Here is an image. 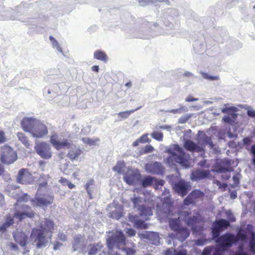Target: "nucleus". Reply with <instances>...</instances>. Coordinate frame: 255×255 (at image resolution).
<instances>
[{
    "label": "nucleus",
    "instance_id": "a878e982",
    "mask_svg": "<svg viewBox=\"0 0 255 255\" xmlns=\"http://www.w3.org/2000/svg\"><path fill=\"white\" fill-rule=\"evenodd\" d=\"M70 150L67 155V156L71 160H77L78 157L81 154V149L76 147L75 145L73 144L72 147H70Z\"/></svg>",
    "mask_w": 255,
    "mask_h": 255
},
{
    "label": "nucleus",
    "instance_id": "412c9836",
    "mask_svg": "<svg viewBox=\"0 0 255 255\" xmlns=\"http://www.w3.org/2000/svg\"><path fill=\"white\" fill-rule=\"evenodd\" d=\"M128 221L134 224V227L139 229H145L148 228V224L144 221L139 220L137 215L129 214L128 215Z\"/></svg>",
    "mask_w": 255,
    "mask_h": 255
},
{
    "label": "nucleus",
    "instance_id": "f257e3e1",
    "mask_svg": "<svg viewBox=\"0 0 255 255\" xmlns=\"http://www.w3.org/2000/svg\"><path fill=\"white\" fill-rule=\"evenodd\" d=\"M164 152L169 154L166 159V162L171 166L178 163L185 168L189 167V156L186 154L183 148L177 144H171L165 147Z\"/></svg>",
    "mask_w": 255,
    "mask_h": 255
},
{
    "label": "nucleus",
    "instance_id": "f8f14e48",
    "mask_svg": "<svg viewBox=\"0 0 255 255\" xmlns=\"http://www.w3.org/2000/svg\"><path fill=\"white\" fill-rule=\"evenodd\" d=\"M48 133L47 127L40 121L36 122L35 127L32 130L31 135L35 138H42Z\"/></svg>",
    "mask_w": 255,
    "mask_h": 255
},
{
    "label": "nucleus",
    "instance_id": "ddd939ff",
    "mask_svg": "<svg viewBox=\"0 0 255 255\" xmlns=\"http://www.w3.org/2000/svg\"><path fill=\"white\" fill-rule=\"evenodd\" d=\"M30 201L33 203L34 206L40 207H47L53 203V197L49 194L42 197L36 196L34 198L31 199Z\"/></svg>",
    "mask_w": 255,
    "mask_h": 255
},
{
    "label": "nucleus",
    "instance_id": "39448f33",
    "mask_svg": "<svg viewBox=\"0 0 255 255\" xmlns=\"http://www.w3.org/2000/svg\"><path fill=\"white\" fill-rule=\"evenodd\" d=\"M17 159V154L12 148L7 145L2 146L0 148V160L7 165L14 163Z\"/></svg>",
    "mask_w": 255,
    "mask_h": 255
},
{
    "label": "nucleus",
    "instance_id": "cd10ccee",
    "mask_svg": "<svg viewBox=\"0 0 255 255\" xmlns=\"http://www.w3.org/2000/svg\"><path fill=\"white\" fill-rule=\"evenodd\" d=\"M83 241V237L81 235H78L74 237V240L72 242L73 251H77L81 250Z\"/></svg>",
    "mask_w": 255,
    "mask_h": 255
},
{
    "label": "nucleus",
    "instance_id": "79ce46f5",
    "mask_svg": "<svg viewBox=\"0 0 255 255\" xmlns=\"http://www.w3.org/2000/svg\"><path fill=\"white\" fill-rule=\"evenodd\" d=\"M150 135L153 138L158 141H162L163 139V135L162 132L155 131L152 132Z\"/></svg>",
    "mask_w": 255,
    "mask_h": 255
},
{
    "label": "nucleus",
    "instance_id": "0e129e2a",
    "mask_svg": "<svg viewBox=\"0 0 255 255\" xmlns=\"http://www.w3.org/2000/svg\"><path fill=\"white\" fill-rule=\"evenodd\" d=\"M139 142L141 143L147 142L148 141V138L147 134H143L140 138H138Z\"/></svg>",
    "mask_w": 255,
    "mask_h": 255
},
{
    "label": "nucleus",
    "instance_id": "c9c22d12",
    "mask_svg": "<svg viewBox=\"0 0 255 255\" xmlns=\"http://www.w3.org/2000/svg\"><path fill=\"white\" fill-rule=\"evenodd\" d=\"M200 74L202 75V77L205 79L209 81H216L220 79V77L219 76H213L207 73L200 71Z\"/></svg>",
    "mask_w": 255,
    "mask_h": 255
},
{
    "label": "nucleus",
    "instance_id": "6e6552de",
    "mask_svg": "<svg viewBox=\"0 0 255 255\" xmlns=\"http://www.w3.org/2000/svg\"><path fill=\"white\" fill-rule=\"evenodd\" d=\"M197 143L199 147L202 148L201 152H204L206 145H208L211 149H213L216 153L218 150L215 148V145L212 141L211 137L208 136L203 131L199 130L198 132Z\"/></svg>",
    "mask_w": 255,
    "mask_h": 255
},
{
    "label": "nucleus",
    "instance_id": "7ed1b4c3",
    "mask_svg": "<svg viewBox=\"0 0 255 255\" xmlns=\"http://www.w3.org/2000/svg\"><path fill=\"white\" fill-rule=\"evenodd\" d=\"M236 239L235 235L228 232L220 237V240L218 243L217 252H220L221 255H224L235 243Z\"/></svg>",
    "mask_w": 255,
    "mask_h": 255
},
{
    "label": "nucleus",
    "instance_id": "423d86ee",
    "mask_svg": "<svg viewBox=\"0 0 255 255\" xmlns=\"http://www.w3.org/2000/svg\"><path fill=\"white\" fill-rule=\"evenodd\" d=\"M30 238L32 242V244L36 245V248L38 249L44 248L48 244L45 234L41 231V229H33Z\"/></svg>",
    "mask_w": 255,
    "mask_h": 255
},
{
    "label": "nucleus",
    "instance_id": "5701e85b",
    "mask_svg": "<svg viewBox=\"0 0 255 255\" xmlns=\"http://www.w3.org/2000/svg\"><path fill=\"white\" fill-rule=\"evenodd\" d=\"M141 174L138 171L133 172L131 173L125 175L123 179L128 185H133L140 179Z\"/></svg>",
    "mask_w": 255,
    "mask_h": 255
},
{
    "label": "nucleus",
    "instance_id": "f3484780",
    "mask_svg": "<svg viewBox=\"0 0 255 255\" xmlns=\"http://www.w3.org/2000/svg\"><path fill=\"white\" fill-rule=\"evenodd\" d=\"M231 163L228 160H221L217 162L214 166V171L218 173H226L233 170Z\"/></svg>",
    "mask_w": 255,
    "mask_h": 255
},
{
    "label": "nucleus",
    "instance_id": "69168bd1",
    "mask_svg": "<svg viewBox=\"0 0 255 255\" xmlns=\"http://www.w3.org/2000/svg\"><path fill=\"white\" fill-rule=\"evenodd\" d=\"M6 138L5 136L4 131H0V144L3 143L5 142Z\"/></svg>",
    "mask_w": 255,
    "mask_h": 255
},
{
    "label": "nucleus",
    "instance_id": "9d476101",
    "mask_svg": "<svg viewBox=\"0 0 255 255\" xmlns=\"http://www.w3.org/2000/svg\"><path fill=\"white\" fill-rule=\"evenodd\" d=\"M172 187L175 192L182 197L186 195L191 189L190 183L184 180H180L178 182L173 183Z\"/></svg>",
    "mask_w": 255,
    "mask_h": 255
},
{
    "label": "nucleus",
    "instance_id": "338daca9",
    "mask_svg": "<svg viewBox=\"0 0 255 255\" xmlns=\"http://www.w3.org/2000/svg\"><path fill=\"white\" fill-rule=\"evenodd\" d=\"M195 200L192 198H190L188 199V196L184 199V203L185 205H190L194 202Z\"/></svg>",
    "mask_w": 255,
    "mask_h": 255
},
{
    "label": "nucleus",
    "instance_id": "72a5a7b5",
    "mask_svg": "<svg viewBox=\"0 0 255 255\" xmlns=\"http://www.w3.org/2000/svg\"><path fill=\"white\" fill-rule=\"evenodd\" d=\"M204 196V193L200 190L195 189L193 190L188 195V199L192 198L194 200L197 199H200Z\"/></svg>",
    "mask_w": 255,
    "mask_h": 255
},
{
    "label": "nucleus",
    "instance_id": "ea45409f",
    "mask_svg": "<svg viewBox=\"0 0 255 255\" xmlns=\"http://www.w3.org/2000/svg\"><path fill=\"white\" fill-rule=\"evenodd\" d=\"M131 200L133 203V207L134 208H137V209L138 210V207L139 206H141V205H140V204H141L142 202V199L141 197L139 196H134L133 198H131Z\"/></svg>",
    "mask_w": 255,
    "mask_h": 255
},
{
    "label": "nucleus",
    "instance_id": "c85d7f7f",
    "mask_svg": "<svg viewBox=\"0 0 255 255\" xmlns=\"http://www.w3.org/2000/svg\"><path fill=\"white\" fill-rule=\"evenodd\" d=\"M190 235L189 231L182 227L176 232V238L181 242L185 241Z\"/></svg>",
    "mask_w": 255,
    "mask_h": 255
},
{
    "label": "nucleus",
    "instance_id": "e2e57ef3",
    "mask_svg": "<svg viewBox=\"0 0 255 255\" xmlns=\"http://www.w3.org/2000/svg\"><path fill=\"white\" fill-rule=\"evenodd\" d=\"M175 249L170 248L166 250L164 252V255H175Z\"/></svg>",
    "mask_w": 255,
    "mask_h": 255
},
{
    "label": "nucleus",
    "instance_id": "aec40b11",
    "mask_svg": "<svg viewBox=\"0 0 255 255\" xmlns=\"http://www.w3.org/2000/svg\"><path fill=\"white\" fill-rule=\"evenodd\" d=\"M38 120L33 118H24L21 121L20 124L23 129L30 133H31L32 130L35 127L36 122Z\"/></svg>",
    "mask_w": 255,
    "mask_h": 255
},
{
    "label": "nucleus",
    "instance_id": "bb28decb",
    "mask_svg": "<svg viewBox=\"0 0 255 255\" xmlns=\"http://www.w3.org/2000/svg\"><path fill=\"white\" fill-rule=\"evenodd\" d=\"M156 178L150 176H142L141 175L140 179L139 180V184L143 187H147L156 183Z\"/></svg>",
    "mask_w": 255,
    "mask_h": 255
},
{
    "label": "nucleus",
    "instance_id": "4468645a",
    "mask_svg": "<svg viewBox=\"0 0 255 255\" xmlns=\"http://www.w3.org/2000/svg\"><path fill=\"white\" fill-rule=\"evenodd\" d=\"M228 226L229 223L224 219H222L217 224H214L213 225L212 229V238L214 240L217 241V243L219 241V240H220V237L221 236V233L222 228Z\"/></svg>",
    "mask_w": 255,
    "mask_h": 255
},
{
    "label": "nucleus",
    "instance_id": "49530a36",
    "mask_svg": "<svg viewBox=\"0 0 255 255\" xmlns=\"http://www.w3.org/2000/svg\"><path fill=\"white\" fill-rule=\"evenodd\" d=\"M122 251L125 253L126 255H134L136 253V250L131 248H123Z\"/></svg>",
    "mask_w": 255,
    "mask_h": 255
},
{
    "label": "nucleus",
    "instance_id": "09e8293b",
    "mask_svg": "<svg viewBox=\"0 0 255 255\" xmlns=\"http://www.w3.org/2000/svg\"><path fill=\"white\" fill-rule=\"evenodd\" d=\"M29 196L26 194L24 193V194L19 196L17 198V201L19 202H27L29 200Z\"/></svg>",
    "mask_w": 255,
    "mask_h": 255
},
{
    "label": "nucleus",
    "instance_id": "a19ab883",
    "mask_svg": "<svg viewBox=\"0 0 255 255\" xmlns=\"http://www.w3.org/2000/svg\"><path fill=\"white\" fill-rule=\"evenodd\" d=\"M125 165L124 161H119L116 165L113 167V169L116 171L118 173L121 174L123 171V169L125 167Z\"/></svg>",
    "mask_w": 255,
    "mask_h": 255
},
{
    "label": "nucleus",
    "instance_id": "864d4df0",
    "mask_svg": "<svg viewBox=\"0 0 255 255\" xmlns=\"http://www.w3.org/2000/svg\"><path fill=\"white\" fill-rule=\"evenodd\" d=\"M7 229L13 224V219L10 217H7L5 221L3 223Z\"/></svg>",
    "mask_w": 255,
    "mask_h": 255
},
{
    "label": "nucleus",
    "instance_id": "a211bd4d",
    "mask_svg": "<svg viewBox=\"0 0 255 255\" xmlns=\"http://www.w3.org/2000/svg\"><path fill=\"white\" fill-rule=\"evenodd\" d=\"M50 142L57 150L64 148H70L73 144L71 141H69L68 139H63L62 141L57 140L55 135L51 136Z\"/></svg>",
    "mask_w": 255,
    "mask_h": 255
},
{
    "label": "nucleus",
    "instance_id": "20e7f679",
    "mask_svg": "<svg viewBox=\"0 0 255 255\" xmlns=\"http://www.w3.org/2000/svg\"><path fill=\"white\" fill-rule=\"evenodd\" d=\"M107 244L110 249L115 247L119 248L126 244V237L121 230H116L106 238Z\"/></svg>",
    "mask_w": 255,
    "mask_h": 255
},
{
    "label": "nucleus",
    "instance_id": "4c0bfd02",
    "mask_svg": "<svg viewBox=\"0 0 255 255\" xmlns=\"http://www.w3.org/2000/svg\"><path fill=\"white\" fill-rule=\"evenodd\" d=\"M49 40L51 41L52 46L54 48H56V49L59 52H61L62 54H63V51L62 50L61 48L60 47L59 43L57 40L55 39L54 37L52 36H49Z\"/></svg>",
    "mask_w": 255,
    "mask_h": 255
},
{
    "label": "nucleus",
    "instance_id": "de8ad7c7",
    "mask_svg": "<svg viewBox=\"0 0 255 255\" xmlns=\"http://www.w3.org/2000/svg\"><path fill=\"white\" fill-rule=\"evenodd\" d=\"M99 245L98 244H93L91 245V248L88 252L87 255H95L98 250Z\"/></svg>",
    "mask_w": 255,
    "mask_h": 255
},
{
    "label": "nucleus",
    "instance_id": "c756f323",
    "mask_svg": "<svg viewBox=\"0 0 255 255\" xmlns=\"http://www.w3.org/2000/svg\"><path fill=\"white\" fill-rule=\"evenodd\" d=\"M201 218L198 215L193 216V217L190 216L187 221H186V224L189 227H191L192 230H194L196 224L201 222Z\"/></svg>",
    "mask_w": 255,
    "mask_h": 255
},
{
    "label": "nucleus",
    "instance_id": "8fccbe9b",
    "mask_svg": "<svg viewBox=\"0 0 255 255\" xmlns=\"http://www.w3.org/2000/svg\"><path fill=\"white\" fill-rule=\"evenodd\" d=\"M175 255H188L187 254V250L181 248H178L175 250Z\"/></svg>",
    "mask_w": 255,
    "mask_h": 255
},
{
    "label": "nucleus",
    "instance_id": "4be33fe9",
    "mask_svg": "<svg viewBox=\"0 0 255 255\" xmlns=\"http://www.w3.org/2000/svg\"><path fill=\"white\" fill-rule=\"evenodd\" d=\"M14 241L22 247H25L27 244L28 237L23 232L16 231L12 233Z\"/></svg>",
    "mask_w": 255,
    "mask_h": 255
},
{
    "label": "nucleus",
    "instance_id": "0eeeda50",
    "mask_svg": "<svg viewBox=\"0 0 255 255\" xmlns=\"http://www.w3.org/2000/svg\"><path fill=\"white\" fill-rule=\"evenodd\" d=\"M223 113L227 114V115L225 116L222 121L224 123L233 125L235 123L238 114L237 112L238 109L235 107H227L225 106L221 109Z\"/></svg>",
    "mask_w": 255,
    "mask_h": 255
},
{
    "label": "nucleus",
    "instance_id": "9b49d317",
    "mask_svg": "<svg viewBox=\"0 0 255 255\" xmlns=\"http://www.w3.org/2000/svg\"><path fill=\"white\" fill-rule=\"evenodd\" d=\"M33 181V176L28 169L21 168L16 176V182L19 184H30Z\"/></svg>",
    "mask_w": 255,
    "mask_h": 255
},
{
    "label": "nucleus",
    "instance_id": "c03bdc74",
    "mask_svg": "<svg viewBox=\"0 0 255 255\" xmlns=\"http://www.w3.org/2000/svg\"><path fill=\"white\" fill-rule=\"evenodd\" d=\"M82 140L84 143H87L90 145H94L96 142L100 141V139L98 138H97L95 139H93L88 137H83Z\"/></svg>",
    "mask_w": 255,
    "mask_h": 255
},
{
    "label": "nucleus",
    "instance_id": "f03ea898",
    "mask_svg": "<svg viewBox=\"0 0 255 255\" xmlns=\"http://www.w3.org/2000/svg\"><path fill=\"white\" fill-rule=\"evenodd\" d=\"M255 253V233L252 232L251 238L248 239L244 236L239 246L235 255H250L249 252Z\"/></svg>",
    "mask_w": 255,
    "mask_h": 255
},
{
    "label": "nucleus",
    "instance_id": "680f3d73",
    "mask_svg": "<svg viewBox=\"0 0 255 255\" xmlns=\"http://www.w3.org/2000/svg\"><path fill=\"white\" fill-rule=\"evenodd\" d=\"M126 233L128 234V237H132L135 235L136 231L132 228H128L127 229Z\"/></svg>",
    "mask_w": 255,
    "mask_h": 255
},
{
    "label": "nucleus",
    "instance_id": "4d7b16f0",
    "mask_svg": "<svg viewBox=\"0 0 255 255\" xmlns=\"http://www.w3.org/2000/svg\"><path fill=\"white\" fill-rule=\"evenodd\" d=\"M110 217L112 218L119 219L121 217V214L116 210L110 213Z\"/></svg>",
    "mask_w": 255,
    "mask_h": 255
},
{
    "label": "nucleus",
    "instance_id": "2f4dec72",
    "mask_svg": "<svg viewBox=\"0 0 255 255\" xmlns=\"http://www.w3.org/2000/svg\"><path fill=\"white\" fill-rule=\"evenodd\" d=\"M137 210L140 216H151L153 214L151 208L144 205L139 206Z\"/></svg>",
    "mask_w": 255,
    "mask_h": 255
},
{
    "label": "nucleus",
    "instance_id": "a18cd8bd",
    "mask_svg": "<svg viewBox=\"0 0 255 255\" xmlns=\"http://www.w3.org/2000/svg\"><path fill=\"white\" fill-rule=\"evenodd\" d=\"M192 116V114H187L185 115H184L182 117H181L178 119V123L179 124H185L186 123L190 118Z\"/></svg>",
    "mask_w": 255,
    "mask_h": 255
},
{
    "label": "nucleus",
    "instance_id": "3c124183",
    "mask_svg": "<svg viewBox=\"0 0 255 255\" xmlns=\"http://www.w3.org/2000/svg\"><path fill=\"white\" fill-rule=\"evenodd\" d=\"M249 151L253 156L252 158V163L255 166V144L252 145Z\"/></svg>",
    "mask_w": 255,
    "mask_h": 255
},
{
    "label": "nucleus",
    "instance_id": "6ab92c4d",
    "mask_svg": "<svg viewBox=\"0 0 255 255\" xmlns=\"http://www.w3.org/2000/svg\"><path fill=\"white\" fill-rule=\"evenodd\" d=\"M211 175L209 170L197 169L193 171L190 174V179L193 181H198L210 177Z\"/></svg>",
    "mask_w": 255,
    "mask_h": 255
},
{
    "label": "nucleus",
    "instance_id": "58836bf2",
    "mask_svg": "<svg viewBox=\"0 0 255 255\" xmlns=\"http://www.w3.org/2000/svg\"><path fill=\"white\" fill-rule=\"evenodd\" d=\"M191 215V212L186 211H181L179 213V219H180V220L184 221L186 223L189 216Z\"/></svg>",
    "mask_w": 255,
    "mask_h": 255
},
{
    "label": "nucleus",
    "instance_id": "393cba45",
    "mask_svg": "<svg viewBox=\"0 0 255 255\" xmlns=\"http://www.w3.org/2000/svg\"><path fill=\"white\" fill-rule=\"evenodd\" d=\"M54 225L53 221L49 219H45L44 221L41 223L39 228L38 229H41L45 234L52 233L54 229Z\"/></svg>",
    "mask_w": 255,
    "mask_h": 255
},
{
    "label": "nucleus",
    "instance_id": "b1692460",
    "mask_svg": "<svg viewBox=\"0 0 255 255\" xmlns=\"http://www.w3.org/2000/svg\"><path fill=\"white\" fill-rule=\"evenodd\" d=\"M184 147L190 152H201L202 148L199 147L198 143H196L189 139L184 140Z\"/></svg>",
    "mask_w": 255,
    "mask_h": 255
},
{
    "label": "nucleus",
    "instance_id": "bf43d9fd",
    "mask_svg": "<svg viewBox=\"0 0 255 255\" xmlns=\"http://www.w3.org/2000/svg\"><path fill=\"white\" fill-rule=\"evenodd\" d=\"M239 174H236L233 177V180L234 181V187H236L240 183Z\"/></svg>",
    "mask_w": 255,
    "mask_h": 255
},
{
    "label": "nucleus",
    "instance_id": "603ef678",
    "mask_svg": "<svg viewBox=\"0 0 255 255\" xmlns=\"http://www.w3.org/2000/svg\"><path fill=\"white\" fill-rule=\"evenodd\" d=\"M7 229L13 224V219L10 217H7L5 221L3 223Z\"/></svg>",
    "mask_w": 255,
    "mask_h": 255
},
{
    "label": "nucleus",
    "instance_id": "774afa93",
    "mask_svg": "<svg viewBox=\"0 0 255 255\" xmlns=\"http://www.w3.org/2000/svg\"><path fill=\"white\" fill-rule=\"evenodd\" d=\"M247 115L249 117L255 118V110L250 109L247 111Z\"/></svg>",
    "mask_w": 255,
    "mask_h": 255
},
{
    "label": "nucleus",
    "instance_id": "052dcab7",
    "mask_svg": "<svg viewBox=\"0 0 255 255\" xmlns=\"http://www.w3.org/2000/svg\"><path fill=\"white\" fill-rule=\"evenodd\" d=\"M154 147L151 145H146L143 149L144 153H150L154 150Z\"/></svg>",
    "mask_w": 255,
    "mask_h": 255
},
{
    "label": "nucleus",
    "instance_id": "dca6fc26",
    "mask_svg": "<svg viewBox=\"0 0 255 255\" xmlns=\"http://www.w3.org/2000/svg\"><path fill=\"white\" fill-rule=\"evenodd\" d=\"M138 236L141 239L148 240L152 245L158 246L159 244L160 238L157 232L145 231L144 233L138 234Z\"/></svg>",
    "mask_w": 255,
    "mask_h": 255
},
{
    "label": "nucleus",
    "instance_id": "2eb2a0df",
    "mask_svg": "<svg viewBox=\"0 0 255 255\" xmlns=\"http://www.w3.org/2000/svg\"><path fill=\"white\" fill-rule=\"evenodd\" d=\"M145 171L152 174L162 175L164 172V167L160 162L154 161L145 166Z\"/></svg>",
    "mask_w": 255,
    "mask_h": 255
},
{
    "label": "nucleus",
    "instance_id": "5fc2aeb1",
    "mask_svg": "<svg viewBox=\"0 0 255 255\" xmlns=\"http://www.w3.org/2000/svg\"><path fill=\"white\" fill-rule=\"evenodd\" d=\"M14 217L17 219L19 221H22L25 218L23 212H16L14 214Z\"/></svg>",
    "mask_w": 255,
    "mask_h": 255
},
{
    "label": "nucleus",
    "instance_id": "7c9ffc66",
    "mask_svg": "<svg viewBox=\"0 0 255 255\" xmlns=\"http://www.w3.org/2000/svg\"><path fill=\"white\" fill-rule=\"evenodd\" d=\"M169 226L175 233L182 227L179 219L173 218L169 220Z\"/></svg>",
    "mask_w": 255,
    "mask_h": 255
},
{
    "label": "nucleus",
    "instance_id": "1a4fd4ad",
    "mask_svg": "<svg viewBox=\"0 0 255 255\" xmlns=\"http://www.w3.org/2000/svg\"><path fill=\"white\" fill-rule=\"evenodd\" d=\"M34 149L36 153L42 158L49 159L51 157L50 146L45 142L35 143Z\"/></svg>",
    "mask_w": 255,
    "mask_h": 255
},
{
    "label": "nucleus",
    "instance_id": "e433bc0d",
    "mask_svg": "<svg viewBox=\"0 0 255 255\" xmlns=\"http://www.w3.org/2000/svg\"><path fill=\"white\" fill-rule=\"evenodd\" d=\"M163 0H138V3L140 6H145L158 2H163Z\"/></svg>",
    "mask_w": 255,
    "mask_h": 255
},
{
    "label": "nucleus",
    "instance_id": "473e14b6",
    "mask_svg": "<svg viewBox=\"0 0 255 255\" xmlns=\"http://www.w3.org/2000/svg\"><path fill=\"white\" fill-rule=\"evenodd\" d=\"M94 57L95 58L106 62L108 61V56L106 53L101 50H97L94 53Z\"/></svg>",
    "mask_w": 255,
    "mask_h": 255
},
{
    "label": "nucleus",
    "instance_id": "f704fd0d",
    "mask_svg": "<svg viewBox=\"0 0 255 255\" xmlns=\"http://www.w3.org/2000/svg\"><path fill=\"white\" fill-rule=\"evenodd\" d=\"M16 135L18 140H20L26 148H29L30 144L27 137H26L23 132H17Z\"/></svg>",
    "mask_w": 255,
    "mask_h": 255
},
{
    "label": "nucleus",
    "instance_id": "37998d69",
    "mask_svg": "<svg viewBox=\"0 0 255 255\" xmlns=\"http://www.w3.org/2000/svg\"><path fill=\"white\" fill-rule=\"evenodd\" d=\"M139 109V108H137L135 110L127 111L125 112H121L118 114V115L121 117H122L124 119H126V118H128L130 114H131L132 113L134 112L135 111L138 110Z\"/></svg>",
    "mask_w": 255,
    "mask_h": 255
},
{
    "label": "nucleus",
    "instance_id": "13d9d810",
    "mask_svg": "<svg viewBox=\"0 0 255 255\" xmlns=\"http://www.w3.org/2000/svg\"><path fill=\"white\" fill-rule=\"evenodd\" d=\"M252 137H252L247 136L244 138L243 139V144L246 146L250 145L251 143L253 142Z\"/></svg>",
    "mask_w": 255,
    "mask_h": 255
},
{
    "label": "nucleus",
    "instance_id": "6e6d98bb",
    "mask_svg": "<svg viewBox=\"0 0 255 255\" xmlns=\"http://www.w3.org/2000/svg\"><path fill=\"white\" fill-rule=\"evenodd\" d=\"M186 111V108L184 107H181L179 109H172L171 110L166 111V112L172 113L174 114L179 113L181 114Z\"/></svg>",
    "mask_w": 255,
    "mask_h": 255
}]
</instances>
